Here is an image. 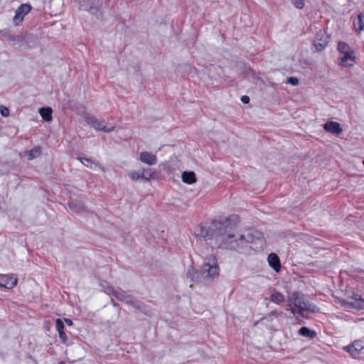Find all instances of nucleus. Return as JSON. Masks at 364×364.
<instances>
[{
	"mask_svg": "<svg viewBox=\"0 0 364 364\" xmlns=\"http://www.w3.org/2000/svg\"><path fill=\"white\" fill-rule=\"evenodd\" d=\"M196 235L205 241L213 240L219 248L235 250L240 254L251 255L260 251L264 245L263 233L250 229L242 233H233L228 219L213 220L207 225H200L195 230Z\"/></svg>",
	"mask_w": 364,
	"mask_h": 364,
	"instance_id": "nucleus-1",
	"label": "nucleus"
},
{
	"mask_svg": "<svg viewBox=\"0 0 364 364\" xmlns=\"http://www.w3.org/2000/svg\"><path fill=\"white\" fill-rule=\"evenodd\" d=\"M219 267L218 261L214 255H210L205 258L200 272H196L193 267H190L187 271L186 277L192 282H198L199 274L204 279H211L218 275Z\"/></svg>",
	"mask_w": 364,
	"mask_h": 364,
	"instance_id": "nucleus-2",
	"label": "nucleus"
},
{
	"mask_svg": "<svg viewBox=\"0 0 364 364\" xmlns=\"http://www.w3.org/2000/svg\"><path fill=\"white\" fill-rule=\"evenodd\" d=\"M339 53V64L343 67H353L355 63L353 49L346 42L340 41L337 46Z\"/></svg>",
	"mask_w": 364,
	"mask_h": 364,
	"instance_id": "nucleus-3",
	"label": "nucleus"
},
{
	"mask_svg": "<svg viewBox=\"0 0 364 364\" xmlns=\"http://www.w3.org/2000/svg\"><path fill=\"white\" fill-rule=\"evenodd\" d=\"M106 292L111 296H114L118 300L123 301L131 306L132 305H136L137 307H139V304L136 303V300L132 295L122 289H114L113 287H109Z\"/></svg>",
	"mask_w": 364,
	"mask_h": 364,
	"instance_id": "nucleus-4",
	"label": "nucleus"
},
{
	"mask_svg": "<svg viewBox=\"0 0 364 364\" xmlns=\"http://www.w3.org/2000/svg\"><path fill=\"white\" fill-rule=\"evenodd\" d=\"M85 121L95 129L102 131L105 133H110L114 129V127H107L105 120H99L95 116L91 114H86L85 116Z\"/></svg>",
	"mask_w": 364,
	"mask_h": 364,
	"instance_id": "nucleus-5",
	"label": "nucleus"
},
{
	"mask_svg": "<svg viewBox=\"0 0 364 364\" xmlns=\"http://www.w3.org/2000/svg\"><path fill=\"white\" fill-rule=\"evenodd\" d=\"M343 350L349 353L355 359L364 358V338L355 341L350 345L345 346Z\"/></svg>",
	"mask_w": 364,
	"mask_h": 364,
	"instance_id": "nucleus-6",
	"label": "nucleus"
},
{
	"mask_svg": "<svg viewBox=\"0 0 364 364\" xmlns=\"http://www.w3.org/2000/svg\"><path fill=\"white\" fill-rule=\"evenodd\" d=\"M289 306L294 305L297 309L299 314L304 317V311L306 310L307 304L300 296L298 291H294L288 296Z\"/></svg>",
	"mask_w": 364,
	"mask_h": 364,
	"instance_id": "nucleus-7",
	"label": "nucleus"
},
{
	"mask_svg": "<svg viewBox=\"0 0 364 364\" xmlns=\"http://www.w3.org/2000/svg\"><path fill=\"white\" fill-rule=\"evenodd\" d=\"M99 1L100 0H79V8L89 11L92 15L96 16L97 18H100L102 16V13L98 8Z\"/></svg>",
	"mask_w": 364,
	"mask_h": 364,
	"instance_id": "nucleus-8",
	"label": "nucleus"
},
{
	"mask_svg": "<svg viewBox=\"0 0 364 364\" xmlns=\"http://www.w3.org/2000/svg\"><path fill=\"white\" fill-rule=\"evenodd\" d=\"M31 8L29 4H23L17 8L13 18L14 26H19L21 24L24 17L31 11Z\"/></svg>",
	"mask_w": 364,
	"mask_h": 364,
	"instance_id": "nucleus-9",
	"label": "nucleus"
},
{
	"mask_svg": "<svg viewBox=\"0 0 364 364\" xmlns=\"http://www.w3.org/2000/svg\"><path fill=\"white\" fill-rule=\"evenodd\" d=\"M1 36L7 41H9L13 46H23L25 43L24 38L21 36L14 35L9 28L0 30Z\"/></svg>",
	"mask_w": 364,
	"mask_h": 364,
	"instance_id": "nucleus-10",
	"label": "nucleus"
},
{
	"mask_svg": "<svg viewBox=\"0 0 364 364\" xmlns=\"http://www.w3.org/2000/svg\"><path fill=\"white\" fill-rule=\"evenodd\" d=\"M18 279L13 274L4 275L0 279V287L7 289H13L17 284Z\"/></svg>",
	"mask_w": 364,
	"mask_h": 364,
	"instance_id": "nucleus-11",
	"label": "nucleus"
},
{
	"mask_svg": "<svg viewBox=\"0 0 364 364\" xmlns=\"http://www.w3.org/2000/svg\"><path fill=\"white\" fill-rule=\"evenodd\" d=\"M328 43V37L325 36L322 32L316 33L314 41V46L317 51L323 50Z\"/></svg>",
	"mask_w": 364,
	"mask_h": 364,
	"instance_id": "nucleus-12",
	"label": "nucleus"
},
{
	"mask_svg": "<svg viewBox=\"0 0 364 364\" xmlns=\"http://www.w3.org/2000/svg\"><path fill=\"white\" fill-rule=\"evenodd\" d=\"M326 132H330L334 135L338 136L341 134L343 129L338 122L334 121H328L323 125Z\"/></svg>",
	"mask_w": 364,
	"mask_h": 364,
	"instance_id": "nucleus-13",
	"label": "nucleus"
},
{
	"mask_svg": "<svg viewBox=\"0 0 364 364\" xmlns=\"http://www.w3.org/2000/svg\"><path fill=\"white\" fill-rule=\"evenodd\" d=\"M139 160L149 166H153L157 163L156 156L149 151L141 152L139 154Z\"/></svg>",
	"mask_w": 364,
	"mask_h": 364,
	"instance_id": "nucleus-14",
	"label": "nucleus"
},
{
	"mask_svg": "<svg viewBox=\"0 0 364 364\" xmlns=\"http://www.w3.org/2000/svg\"><path fill=\"white\" fill-rule=\"evenodd\" d=\"M267 262L276 272H279L281 269V262L279 257L275 253H270L267 257Z\"/></svg>",
	"mask_w": 364,
	"mask_h": 364,
	"instance_id": "nucleus-15",
	"label": "nucleus"
},
{
	"mask_svg": "<svg viewBox=\"0 0 364 364\" xmlns=\"http://www.w3.org/2000/svg\"><path fill=\"white\" fill-rule=\"evenodd\" d=\"M69 208L75 213L85 210V204L80 198H70L68 202Z\"/></svg>",
	"mask_w": 364,
	"mask_h": 364,
	"instance_id": "nucleus-16",
	"label": "nucleus"
},
{
	"mask_svg": "<svg viewBox=\"0 0 364 364\" xmlns=\"http://www.w3.org/2000/svg\"><path fill=\"white\" fill-rule=\"evenodd\" d=\"M78 160L80 161V162L85 166L86 167L92 169L96 170L97 168H102V166L100 164L97 162L94 161L90 158L86 157H79L77 158Z\"/></svg>",
	"mask_w": 364,
	"mask_h": 364,
	"instance_id": "nucleus-17",
	"label": "nucleus"
},
{
	"mask_svg": "<svg viewBox=\"0 0 364 364\" xmlns=\"http://www.w3.org/2000/svg\"><path fill=\"white\" fill-rule=\"evenodd\" d=\"M182 181L187 184H193L196 182V176L193 171H184L181 175Z\"/></svg>",
	"mask_w": 364,
	"mask_h": 364,
	"instance_id": "nucleus-18",
	"label": "nucleus"
},
{
	"mask_svg": "<svg viewBox=\"0 0 364 364\" xmlns=\"http://www.w3.org/2000/svg\"><path fill=\"white\" fill-rule=\"evenodd\" d=\"M270 301L276 304H281L285 301V297L282 293L274 289L270 294Z\"/></svg>",
	"mask_w": 364,
	"mask_h": 364,
	"instance_id": "nucleus-19",
	"label": "nucleus"
},
{
	"mask_svg": "<svg viewBox=\"0 0 364 364\" xmlns=\"http://www.w3.org/2000/svg\"><path fill=\"white\" fill-rule=\"evenodd\" d=\"M38 112L46 122H50L52 120L53 109L50 107H41L39 109Z\"/></svg>",
	"mask_w": 364,
	"mask_h": 364,
	"instance_id": "nucleus-20",
	"label": "nucleus"
},
{
	"mask_svg": "<svg viewBox=\"0 0 364 364\" xmlns=\"http://www.w3.org/2000/svg\"><path fill=\"white\" fill-rule=\"evenodd\" d=\"M299 334L301 336L313 339L316 337V333L314 330L310 329L306 326H302L299 330Z\"/></svg>",
	"mask_w": 364,
	"mask_h": 364,
	"instance_id": "nucleus-21",
	"label": "nucleus"
},
{
	"mask_svg": "<svg viewBox=\"0 0 364 364\" xmlns=\"http://www.w3.org/2000/svg\"><path fill=\"white\" fill-rule=\"evenodd\" d=\"M41 154V148L39 146H34L32 149L26 152V156L28 160H33Z\"/></svg>",
	"mask_w": 364,
	"mask_h": 364,
	"instance_id": "nucleus-22",
	"label": "nucleus"
},
{
	"mask_svg": "<svg viewBox=\"0 0 364 364\" xmlns=\"http://www.w3.org/2000/svg\"><path fill=\"white\" fill-rule=\"evenodd\" d=\"M355 30L357 31H364V13H360L357 18V20L353 23Z\"/></svg>",
	"mask_w": 364,
	"mask_h": 364,
	"instance_id": "nucleus-23",
	"label": "nucleus"
},
{
	"mask_svg": "<svg viewBox=\"0 0 364 364\" xmlns=\"http://www.w3.org/2000/svg\"><path fill=\"white\" fill-rule=\"evenodd\" d=\"M136 303L139 304V307H137V306H136V305H132V306L134 307V309L139 310V311L144 313L146 315L150 314L151 309L146 304H144L143 302L137 301V300H136Z\"/></svg>",
	"mask_w": 364,
	"mask_h": 364,
	"instance_id": "nucleus-24",
	"label": "nucleus"
},
{
	"mask_svg": "<svg viewBox=\"0 0 364 364\" xmlns=\"http://www.w3.org/2000/svg\"><path fill=\"white\" fill-rule=\"evenodd\" d=\"M154 171L151 168L143 169L141 171V179L147 181L152 177Z\"/></svg>",
	"mask_w": 364,
	"mask_h": 364,
	"instance_id": "nucleus-25",
	"label": "nucleus"
},
{
	"mask_svg": "<svg viewBox=\"0 0 364 364\" xmlns=\"http://www.w3.org/2000/svg\"><path fill=\"white\" fill-rule=\"evenodd\" d=\"M286 83L296 86L299 84V80L296 77H289L287 78Z\"/></svg>",
	"mask_w": 364,
	"mask_h": 364,
	"instance_id": "nucleus-26",
	"label": "nucleus"
},
{
	"mask_svg": "<svg viewBox=\"0 0 364 364\" xmlns=\"http://www.w3.org/2000/svg\"><path fill=\"white\" fill-rule=\"evenodd\" d=\"M129 176L130 177V178L132 181H136L139 179H141V172L140 171H131L129 173Z\"/></svg>",
	"mask_w": 364,
	"mask_h": 364,
	"instance_id": "nucleus-27",
	"label": "nucleus"
},
{
	"mask_svg": "<svg viewBox=\"0 0 364 364\" xmlns=\"http://www.w3.org/2000/svg\"><path fill=\"white\" fill-rule=\"evenodd\" d=\"M55 324H56V330L58 331V332L64 331L65 325H64V323L62 321V319L57 318L56 321H55Z\"/></svg>",
	"mask_w": 364,
	"mask_h": 364,
	"instance_id": "nucleus-28",
	"label": "nucleus"
},
{
	"mask_svg": "<svg viewBox=\"0 0 364 364\" xmlns=\"http://www.w3.org/2000/svg\"><path fill=\"white\" fill-rule=\"evenodd\" d=\"M0 113L4 117H8L9 115V109L7 107L1 105L0 107Z\"/></svg>",
	"mask_w": 364,
	"mask_h": 364,
	"instance_id": "nucleus-29",
	"label": "nucleus"
},
{
	"mask_svg": "<svg viewBox=\"0 0 364 364\" xmlns=\"http://www.w3.org/2000/svg\"><path fill=\"white\" fill-rule=\"evenodd\" d=\"M59 338L60 339L61 342L63 343H65L68 341V337L65 333L64 331H61L58 332Z\"/></svg>",
	"mask_w": 364,
	"mask_h": 364,
	"instance_id": "nucleus-30",
	"label": "nucleus"
},
{
	"mask_svg": "<svg viewBox=\"0 0 364 364\" xmlns=\"http://www.w3.org/2000/svg\"><path fill=\"white\" fill-rule=\"evenodd\" d=\"M294 4L297 9H303V7L304 6V3L301 0L294 1Z\"/></svg>",
	"mask_w": 364,
	"mask_h": 364,
	"instance_id": "nucleus-31",
	"label": "nucleus"
},
{
	"mask_svg": "<svg viewBox=\"0 0 364 364\" xmlns=\"http://www.w3.org/2000/svg\"><path fill=\"white\" fill-rule=\"evenodd\" d=\"M306 303L307 304V306H308L306 308V310L309 309V310H310V311L314 312L315 311V309L316 308V306L309 303V301H307Z\"/></svg>",
	"mask_w": 364,
	"mask_h": 364,
	"instance_id": "nucleus-32",
	"label": "nucleus"
},
{
	"mask_svg": "<svg viewBox=\"0 0 364 364\" xmlns=\"http://www.w3.org/2000/svg\"><path fill=\"white\" fill-rule=\"evenodd\" d=\"M241 102L243 104H248L250 102V97L247 95H243L241 97Z\"/></svg>",
	"mask_w": 364,
	"mask_h": 364,
	"instance_id": "nucleus-33",
	"label": "nucleus"
},
{
	"mask_svg": "<svg viewBox=\"0 0 364 364\" xmlns=\"http://www.w3.org/2000/svg\"><path fill=\"white\" fill-rule=\"evenodd\" d=\"M291 306L292 305H291L289 306V304H288L286 310L287 311H290V312L294 315V314H296V308L295 306L292 307Z\"/></svg>",
	"mask_w": 364,
	"mask_h": 364,
	"instance_id": "nucleus-34",
	"label": "nucleus"
},
{
	"mask_svg": "<svg viewBox=\"0 0 364 364\" xmlns=\"http://www.w3.org/2000/svg\"><path fill=\"white\" fill-rule=\"evenodd\" d=\"M353 299H355V302L361 301L364 303V299H362L361 296L358 294H354Z\"/></svg>",
	"mask_w": 364,
	"mask_h": 364,
	"instance_id": "nucleus-35",
	"label": "nucleus"
},
{
	"mask_svg": "<svg viewBox=\"0 0 364 364\" xmlns=\"http://www.w3.org/2000/svg\"><path fill=\"white\" fill-rule=\"evenodd\" d=\"M65 321V323L68 325V326H72L73 325V321L70 318H65L64 319Z\"/></svg>",
	"mask_w": 364,
	"mask_h": 364,
	"instance_id": "nucleus-36",
	"label": "nucleus"
},
{
	"mask_svg": "<svg viewBox=\"0 0 364 364\" xmlns=\"http://www.w3.org/2000/svg\"><path fill=\"white\" fill-rule=\"evenodd\" d=\"M271 314L272 315L276 316H282L283 314V312H282V311L279 312V311H274Z\"/></svg>",
	"mask_w": 364,
	"mask_h": 364,
	"instance_id": "nucleus-37",
	"label": "nucleus"
},
{
	"mask_svg": "<svg viewBox=\"0 0 364 364\" xmlns=\"http://www.w3.org/2000/svg\"><path fill=\"white\" fill-rule=\"evenodd\" d=\"M356 307L358 309H363V306L360 305V304L356 305Z\"/></svg>",
	"mask_w": 364,
	"mask_h": 364,
	"instance_id": "nucleus-38",
	"label": "nucleus"
},
{
	"mask_svg": "<svg viewBox=\"0 0 364 364\" xmlns=\"http://www.w3.org/2000/svg\"><path fill=\"white\" fill-rule=\"evenodd\" d=\"M363 166H364V159H363Z\"/></svg>",
	"mask_w": 364,
	"mask_h": 364,
	"instance_id": "nucleus-39",
	"label": "nucleus"
}]
</instances>
